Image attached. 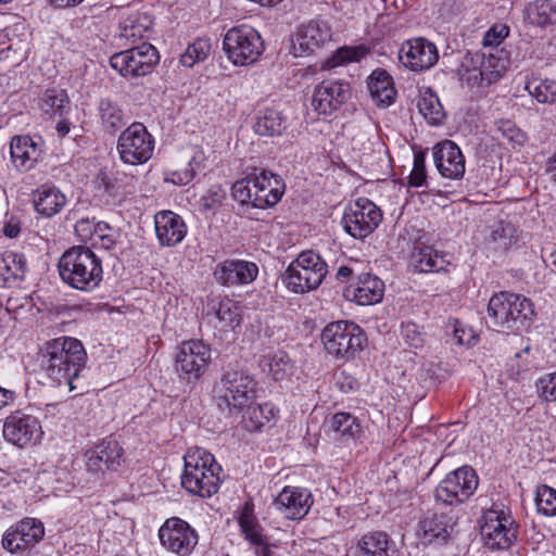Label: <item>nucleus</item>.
<instances>
[{
	"label": "nucleus",
	"mask_w": 556,
	"mask_h": 556,
	"mask_svg": "<svg viewBox=\"0 0 556 556\" xmlns=\"http://www.w3.org/2000/svg\"><path fill=\"white\" fill-rule=\"evenodd\" d=\"M480 534L486 548L506 551L517 542L519 525L508 508L492 507L481 517Z\"/></svg>",
	"instance_id": "7"
},
{
	"label": "nucleus",
	"mask_w": 556,
	"mask_h": 556,
	"mask_svg": "<svg viewBox=\"0 0 556 556\" xmlns=\"http://www.w3.org/2000/svg\"><path fill=\"white\" fill-rule=\"evenodd\" d=\"M381 220V210L369 199L359 198L345 207L341 224L350 236L364 239L379 226Z\"/></svg>",
	"instance_id": "14"
},
{
	"label": "nucleus",
	"mask_w": 556,
	"mask_h": 556,
	"mask_svg": "<svg viewBox=\"0 0 556 556\" xmlns=\"http://www.w3.org/2000/svg\"><path fill=\"white\" fill-rule=\"evenodd\" d=\"M98 115L102 127L110 134H115L127 123L123 109L110 98H103L99 101Z\"/></svg>",
	"instance_id": "36"
},
{
	"label": "nucleus",
	"mask_w": 556,
	"mask_h": 556,
	"mask_svg": "<svg viewBox=\"0 0 556 556\" xmlns=\"http://www.w3.org/2000/svg\"><path fill=\"white\" fill-rule=\"evenodd\" d=\"M530 24L547 28L556 25V2L553 0H533L526 8Z\"/></svg>",
	"instance_id": "38"
},
{
	"label": "nucleus",
	"mask_w": 556,
	"mask_h": 556,
	"mask_svg": "<svg viewBox=\"0 0 556 556\" xmlns=\"http://www.w3.org/2000/svg\"><path fill=\"white\" fill-rule=\"evenodd\" d=\"M369 53L365 45L343 46L332 52L321 64L323 70H332L350 63L359 62Z\"/></svg>",
	"instance_id": "41"
},
{
	"label": "nucleus",
	"mask_w": 556,
	"mask_h": 556,
	"mask_svg": "<svg viewBox=\"0 0 556 556\" xmlns=\"http://www.w3.org/2000/svg\"><path fill=\"white\" fill-rule=\"evenodd\" d=\"M535 387L538 395L541 399L547 402H556V371L539 378Z\"/></svg>",
	"instance_id": "57"
},
{
	"label": "nucleus",
	"mask_w": 556,
	"mask_h": 556,
	"mask_svg": "<svg viewBox=\"0 0 556 556\" xmlns=\"http://www.w3.org/2000/svg\"><path fill=\"white\" fill-rule=\"evenodd\" d=\"M202 161V153L195 152L194 155L190 159L188 166L184 169L172 172L169 174L168 180L178 186H185L189 184L195 177Z\"/></svg>",
	"instance_id": "53"
},
{
	"label": "nucleus",
	"mask_w": 556,
	"mask_h": 556,
	"mask_svg": "<svg viewBox=\"0 0 556 556\" xmlns=\"http://www.w3.org/2000/svg\"><path fill=\"white\" fill-rule=\"evenodd\" d=\"M216 317L230 328H236L241 324V306L238 302L224 298L218 302L215 309Z\"/></svg>",
	"instance_id": "47"
},
{
	"label": "nucleus",
	"mask_w": 556,
	"mask_h": 556,
	"mask_svg": "<svg viewBox=\"0 0 556 556\" xmlns=\"http://www.w3.org/2000/svg\"><path fill=\"white\" fill-rule=\"evenodd\" d=\"M448 264L446 255L429 245L416 248L409 257V266L418 273H440Z\"/></svg>",
	"instance_id": "35"
},
{
	"label": "nucleus",
	"mask_w": 556,
	"mask_h": 556,
	"mask_svg": "<svg viewBox=\"0 0 556 556\" xmlns=\"http://www.w3.org/2000/svg\"><path fill=\"white\" fill-rule=\"evenodd\" d=\"M253 191L256 192L254 198V208H267L276 205L285 189V184L280 176L267 170L261 169L258 173L254 170Z\"/></svg>",
	"instance_id": "26"
},
{
	"label": "nucleus",
	"mask_w": 556,
	"mask_h": 556,
	"mask_svg": "<svg viewBox=\"0 0 556 556\" xmlns=\"http://www.w3.org/2000/svg\"><path fill=\"white\" fill-rule=\"evenodd\" d=\"M257 382L248 371L232 366L223 369L214 392L218 407L229 414L241 412L256 397Z\"/></svg>",
	"instance_id": "5"
},
{
	"label": "nucleus",
	"mask_w": 556,
	"mask_h": 556,
	"mask_svg": "<svg viewBox=\"0 0 556 556\" xmlns=\"http://www.w3.org/2000/svg\"><path fill=\"white\" fill-rule=\"evenodd\" d=\"M84 0H48V2L59 10L75 8L80 4Z\"/></svg>",
	"instance_id": "61"
},
{
	"label": "nucleus",
	"mask_w": 556,
	"mask_h": 556,
	"mask_svg": "<svg viewBox=\"0 0 556 556\" xmlns=\"http://www.w3.org/2000/svg\"><path fill=\"white\" fill-rule=\"evenodd\" d=\"M70 99L64 89H47L41 97V110L49 113H59L62 115L68 108Z\"/></svg>",
	"instance_id": "46"
},
{
	"label": "nucleus",
	"mask_w": 556,
	"mask_h": 556,
	"mask_svg": "<svg viewBox=\"0 0 556 556\" xmlns=\"http://www.w3.org/2000/svg\"><path fill=\"white\" fill-rule=\"evenodd\" d=\"M184 460L182 488L188 493L203 498L216 494L222 483L223 469L214 455L203 448H195L189 451Z\"/></svg>",
	"instance_id": "3"
},
{
	"label": "nucleus",
	"mask_w": 556,
	"mask_h": 556,
	"mask_svg": "<svg viewBox=\"0 0 556 556\" xmlns=\"http://www.w3.org/2000/svg\"><path fill=\"white\" fill-rule=\"evenodd\" d=\"M242 421L249 431H257L269 424L277 410L270 403L255 404L254 401L243 409Z\"/></svg>",
	"instance_id": "39"
},
{
	"label": "nucleus",
	"mask_w": 556,
	"mask_h": 556,
	"mask_svg": "<svg viewBox=\"0 0 556 556\" xmlns=\"http://www.w3.org/2000/svg\"><path fill=\"white\" fill-rule=\"evenodd\" d=\"M255 546L256 556H274V552L271 551L274 545L269 544L267 539L264 543L256 544Z\"/></svg>",
	"instance_id": "63"
},
{
	"label": "nucleus",
	"mask_w": 556,
	"mask_h": 556,
	"mask_svg": "<svg viewBox=\"0 0 556 556\" xmlns=\"http://www.w3.org/2000/svg\"><path fill=\"white\" fill-rule=\"evenodd\" d=\"M433 161L442 177L459 179L465 174V156L459 147L451 141L444 140L433 147Z\"/></svg>",
	"instance_id": "25"
},
{
	"label": "nucleus",
	"mask_w": 556,
	"mask_h": 556,
	"mask_svg": "<svg viewBox=\"0 0 556 556\" xmlns=\"http://www.w3.org/2000/svg\"><path fill=\"white\" fill-rule=\"evenodd\" d=\"M41 434V426L38 419L22 410L9 415L3 425L4 439L18 447H24Z\"/></svg>",
	"instance_id": "22"
},
{
	"label": "nucleus",
	"mask_w": 556,
	"mask_h": 556,
	"mask_svg": "<svg viewBox=\"0 0 556 556\" xmlns=\"http://www.w3.org/2000/svg\"><path fill=\"white\" fill-rule=\"evenodd\" d=\"M239 526L244 538L253 545L262 544L267 539L263 533V528L252 513L243 510L239 517Z\"/></svg>",
	"instance_id": "48"
},
{
	"label": "nucleus",
	"mask_w": 556,
	"mask_h": 556,
	"mask_svg": "<svg viewBox=\"0 0 556 556\" xmlns=\"http://www.w3.org/2000/svg\"><path fill=\"white\" fill-rule=\"evenodd\" d=\"M455 525L447 514L428 511L418 522L417 534L425 544L442 546L450 542Z\"/></svg>",
	"instance_id": "23"
},
{
	"label": "nucleus",
	"mask_w": 556,
	"mask_h": 556,
	"mask_svg": "<svg viewBox=\"0 0 556 556\" xmlns=\"http://www.w3.org/2000/svg\"><path fill=\"white\" fill-rule=\"evenodd\" d=\"M226 190L218 184L212 185L199 200V210L202 213L216 211L226 199Z\"/></svg>",
	"instance_id": "52"
},
{
	"label": "nucleus",
	"mask_w": 556,
	"mask_h": 556,
	"mask_svg": "<svg viewBox=\"0 0 556 556\" xmlns=\"http://www.w3.org/2000/svg\"><path fill=\"white\" fill-rule=\"evenodd\" d=\"M525 89L540 103L556 102V81L548 78H532L526 81Z\"/></svg>",
	"instance_id": "44"
},
{
	"label": "nucleus",
	"mask_w": 556,
	"mask_h": 556,
	"mask_svg": "<svg viewBox=\"0 0 556 556\" xmlns=\"http://www.w3.org/2000/svg\"><path fill=\"white\" fill-rule=\"evenodd\" d=\"M155 235L162 247H175L188 231L182 217L172 211H160L154 215Z\"/></svg>",
	"instance_id": "28"
},
{
	"label": "nucleus",
	"mask_w": 556,
	"mask_h": 556,
	"mask_svg": "<svg viewBox=\"0 0 556 556\" xmlns=\"http://www.w3.org/2000/svg\"><path fill=\"white\" fill-rule=\"evenodd\" d=\"M287 128V119L275 109H265L255 116L253 129L260 136H280Z\"/></svg>",
	"instance_id": "37"
},
{
	"label": "nucleus",
	"mask_w": 556,
	"mask_h": 556,
	"mask_svg": "<svg viewBox=\"0 0 556 556\" xmlns=\"http://www.w3.org/2000/svg\"><path fill=\"white\" fill-rule=\"evenodd\" d=\"M352 96L350 83L342 79H327L318 84L313 92L311 105L317 115H331Z\"/></svg>",
	"instance_id": "18"
},
{
	"label": "nucleus",
	"mask_w": 556,
	"mask_h": 556,
	"mask_svg": "<svg viewBox=\"0 0 556 556\" xmlns=\"http://www.w3.org/2000/svg\"><path fill=\"white\" fill-rule=\"evenodd\" d=\"M33 202L39 215L50 218L63 210L67 198L58 187L45 184L34 192Z\"/></svg>",
	"instance_id": "31"
},
{
	"label": "nucleus",
	"mask_w": 556,
	"mask_h": 556,
	"mask_svg": "<svg viewBox=\"0 0 556 556\" xmlns=\"http://www.w3.org/2000/svg\"><path fill=\"white\" fill-rule=\"evenodd\" d=\"M509 35V27L506 24H494L485 34L482 40L483 51H494L502 50L503 48H498L500 45L507 38Z\"/></svg>",
	"instance_id": "55"
},
{
	"label": "nucleus",
	"mask_w": 556,
	"mask_h": 556,
	"mask_svg": "<svg viewBox=\"0 0 556 556\" xmlns=\"http://www.w3.org/2000/svg\"><path fill=\"white\" fill-rule=\"evenodd\" d=\"M151 25L152 21L147 13H131L119 22V37L126 40L140 39Z\"/></svg>",
	"instance_id": "42"
},
{
	"label": "nucleus",
	"mask_w": 556,
	"mask_h": 556,
	"mask_svg": "<svg viewBox=\"0 0 556 556\" xmlns=\"http://www.w3.org/2000/svg\"><path fill=\"white\" fill-rule=\"evenodd\" d=\"M426 170L412 169L408 177V184L412 187H421L426 182Z\"/></svg>",
	"instance_id": "60"
},
{
	"label": "nucleus",
	"mask_w": 556,
	"mask_h": 556,
	"mask_svg": "<svg viewBox=\"0 0 556 556\" xmlns=\"http://www.w3.org/2000/svg\"><path fill=\"white\" fill-rule=\"evenodd\" d=\"M257 274L258 267L253 262L226 260L216 266L214 277L218 283L229 287L251 283Z\"/></svg>",
	"instance_id": "27"
},
{
	"label": "nucleus",
	"mask_w": 556,
	"mask_h": 556,
	"mask_svg": "<svg viewBox=\"0 0 556 556\" xmlns=\"http://www.w3.org/2000/svg\"><path fill=\"white\" fill-rule=\"evenodd\" d=\"M161 544L180 556L189 555L198 543V534L190 525L178 518H168L159 530Z\"/></svg>",
	"instance_id": "19"
},
{
	"label": "nucleus",
	"mask_w": 556,
	"mask_h": 556,
	"mask_svg": "<svg viewBox=\"0 0 556 556\" xmlns=\"http://www.w3.org/2000/svg\"><path fill=\"white\" fill-rule=\"evenodd\" d=\"M367 87L371 99L378 106L388 108L396 96L393 78L386 70H375L367 79Z\"/></svg>",
	"instance_id": "33"
},
{
	"label": "nucleus",
	"mask_w": 556,
	"mask_h": 556,
	"mask_svg": "<svg viewBox=\"0 0 556 556\" xmlns=\"http://www.w3.org/2000/svg\"><path fill=\"white\" fill-rule=\"evenodd\" d=\"M43 535V523L39 519L26 517L5 531L2 546L10 553H16L36 545Z\"/></svg>",
	"instance_id": "20"
},
{
	"label": "nucleus",
	"mask_w": 556,
	"mask_h": 556,
	"mask_svg": "<svg viewBox=\"0 0 556 556\" xmlns=\"http://www.w3.org/2000/svg\"><path fill=\"white\" fill-rule=\"evenodd\" d=\"M509 65V55L505 49L482 52H467L463 66L467 71L478 72L481 83L491 85L498 80Z\"/></svg>",
	"instance_id": "17"
},
{
	"label": "nucleus",
	"mask_w": 556,
	"mask_h": 556,
	"mask_svg": "<svg viewBox=\"0 0 556 556\" xmlns=\"http://www.w3.org/2000/svg\"><path fill=\"white\" fill-rule=\"evenodd\" d=\"M401 337L404 343L415 350L422 349L426 342V334L414 321H402Z\"/></svg>",
	"instance_id": "54"
},
{
	"label": "nucleus",
	"mask_w": 556,
	"mask_h": 556,
	"mask_svg": "<svg viewBox=\"0 0 556 556\" xmlns=\"http://www.w3.org/2000/svg\"><path fill=\"white\" fill-rule=\"evenodd\" d=\"M271 505L283 518L301 520L309 511L313 497L307 489L288 485L274 498Z\"/></svg>",
	"instance_id": "21"
},
{
	"label": "nucleus",
	"mask_w": 556,
	"mask_h": 556,
	"mask_svg": "<svg viewBox=\"0 0 556 556\" xmlns=\"http://www.w3.org/2000/svg\"><path fill=\"white\" fill-rule=\"evenodd\" d=\"M27 271L26 258L23 254L7 251L0 254V288L20 286Z\"/></svg>",
	"instance_id": "32"
},
{
	"label": "nucleus",
	"mask_w": 556,
	"mask_h": 556,
	"mask_svg": "<svg viewBox=\"0 0 556 556\" xmlns=\"http://www.w3.org/2000/svg\"><path fill=\"white\" fill-rule=\"evenodd\" d=\"M383 294V281L369 273L359 274L356 286L345 291V296L350 298L352 295V299L358 305L377 304L382 300Z\"/></svg>",
	"instance_id": "30"
},
{
	"label": "nucleus",
	"mask_w": 556,
	"mask_h": 556,
	"mask_svg": "<svg viewBox=\"0 0 556 556\" xmlns=\"http://www.w3.org/2000/svg\"><path fill=\"white\" fill-rule=\"evenodd\" d=\"M92 236L99 238L101 248L111 250L115 247L118 232L108 223L99 222L93 225Z\"/></svg>",
	"instance_id": "56"
},
{
	"label": "nucleus",
	"mask_w": 556,
	"mask_h": 556,
	"mask_svg": "<svg viewBox=\"0 0 556 556\" xmlns=\"http://www.w3.org/2000/svg\"><path fill=\"white\" fill-rule=\"evenodd\" d=\"M211 51L208 40L199 39L189 45L185 53L180 56L181 65L192 67L195 63L204 61Z\"/></svg>",
	"instance_id": "50"
},
{
	"label": "nucleus",
	"mask_w": 556,
	"mask_h": 556,
	"mask_svg": "<svg viewBox=\"0 0 556 556\" xmlns=\"http://www.w3.org/2000/svg\"><path fill=\"white\" fill-rule=\"evenodd\" d=\"M454 338L459 345H471V341L475 340L470 330L457 327L454 329Z\"/></svg>",
	"instance_id": "59"
},
{
	"label": "nucleus",
	"mask_w": 556,
	"mask_h": 556,
	"mask_svg": "<svg viewBox=\"0 0 556 556\" xmlns=\"http://www.w3.org/2000/svg\"><path fill=\"white\" fill-rule=\"evenodd\" d=\"M546 172L549 176V180L556 185V152L551 157H548Z\"/></svg>",
	"instance_id": "64"
},
{
	"label": "nucleus",
	"mask_w": 556,
	"mask_h": 556,
	"mask_svg": "<svg viewBox=\"0 0 556 556\" xmlns=\"http://www.w3.org/2000/svg\"><path fill=\"white\" fill-rule=\"evenodd\" d=\"M418 110L426 121L432 125H441L445 113L439 98L434 93H426L418 101Z\"/></svg>",
	"instance_id": "45"
},
{
	"label": "nucleus",
	"mask_w": 556,
	"mask_h": 556,
	"mask_svg": "<svg viewBox=\"0 0 556 556\" xmlns=\"http://www.w3.org/2000/svg\"><path fill=\"white\" fill-rule=\"evenodd\" d=\"M223 49L232 64L244 66L258 60L264 51V42L252 26L239 25L225 34Z\"/></svg>",
	"instance_id": "9"
},
{
	"label": "nucleus",
	"mask_w": 556,
	"mask_h": 556,
	"mask_svg": "<svg viewBox=\"0 0 556 556\" xmlns=\"http://www.w3.org/2000/svg\"><path fill=\"white\" fill-rule=\"evenodd\" d=\"M535 505L538 513L547 517L556 516V490L546 484L538 486Z\"/></svg>",
	"instance_id": "51"
},
{
	"label": "nucleus",
	"mask_w": 556,
	"mask_h": 556,
	"mask_svg": "<svg viewBox=\"0 0 556 556\" xmlns=\"http://www.w3.org/2000/svg\"><path fill=\"white\" fill-rule=\"evenodd\" d=\"M88 471L100 476L115 471L124 463V450L115 440L102 441L87 453Z\"/></svg>",
	"instance_id": "24"
},
{
	"label": "nucleus",
	"mask_w": 556,
	"mask_h": 556,
	"mask_svg": "<svg viewBox=\"0 0 556 556\" xmlns=\"http://www.w3.org/2000/svg\"><path fill=\"white\" fill-rule=\"evenodd\" d=\"M399 60L408 71L422 73L438 63L439 51L429 39L415 37L402 42L399 49Z\"/></svg>",
	"instance_id": "15"
},
{
	"label": "nucleus",
	"mask_w": 556,
	"mask_h": 556,
	"mask_svg": "<svg viewBox=\"0 0 556 556\" xmlns=\"http://www.w3.org/2000/svg\"><path fill=\"white\" fill-rule=\"evenodd\" d=\"M37 362L52 384L65 386L71 392L78 388L75 381L86 368L87 352L78 339L60 337L40 348Z\"/></svg>",
	"instance_id": "1"
},
{
	"label": "nucleus",
	"mask_w": 556,
	"mask_h": 556,
	"mask_svg": "<svg viewBox=\"0 0 556 556\" xmlns=\"http://www.w3.org/2000/svg\"><path fill=\"white\" fill-rule=\"evenodd\" d=\"M479 484L478 475L470 466H462L448 472L435 486L434 500L446 506L466 503Z\"/></svg>",
	"instance_id": "10"
},
{
	"label": "nucleus",
	"mask_w": 556,
	"mask_h": 556,
	"mask_svg": "<svg viewBox=\"0 0 556 556\" xmlns=\"http://www.w3.org/2000/svg\"><path fill=\"white\" fill-rule=\"evenodd\" d=\"M356 556H396V548L387 532L371 531L359 539Z\"/></svg>",
	"instance_id": "34"
},
{
	"label": "nucleus",
	"mask_w": 556,
	"mask_h": 556,
	"mask_svg": "<svg viewBox=\"0 0 556 556\" xmlns=\"http://www.w3.org/2000/svg\"><path fill=\"white\" fill-rule=\"evenodd\" d=\"M155 141L147 127L139 122L130 124L118 137L117 152L123 163L139 165L153 155Z\"/></svg>",
	"instance_id": "12"
},
{
	"label": "nucleus",
	"mask_w": 556,
	"mask_h": 556,
	"mask_svg": "<svg viewBox=\"0 0 556 556\" xmlns=\"http://www.w3.org/2000/svg\"><path fill=\"white\" fill-rule=\"evenodd\" d=\"M331 26L327 21L314 18L301 24L292 39L291 53L295 58L308 56L331 40Z\"/></svg>",
	"instance_id": "16"
},
{
	"label": "nucleus",
	"mask_w": 556,
	"mask_h": 556,
	"mask_svg": "<svg viewBox=\"0 0 556 556\" xmlns=\"http://www.w3.org/2000/svg\"><path fill=\"white\" fill-rule=\"evenodd\" d=\"M58 268L64 283L84 292L93 291L103 279L101 258L84 245L66 250L59 260Z\"/></svg>",
	"instance_id": "2"
},
{
	"label": "nucleus",
	"mask_w": 556,
	"mask_h": 556,
	"mask_svg": "<svg viewBox=\"0 0 556 556\" xmlns=\"http://www.w3.org/2000/svg\"><path fill=\"white\" fill-rule=\"evenodd\" d=\"M328 273L327 264L318 253L304 251L290 263L281 281L294 293H305L320 286Z\"/></svg>",
	"instance_id": "6"
},
{
	"label": "nucleus",
	"mask_w": 556,
	"mask_h": 556,
	"mask_svg": "<svg viewBox=\"0 0 556 556\" xmlns=\"http://www.w3.org/2000/svg\"><path fill=\"white\" fill-rule=\"evenodd\" d=\"M330 428L334 433V439L345 441L355 439L361 432V425L356 417L350 413L340 412L332 416Z\"/></svg>",
	"instance_id": "43"
},
{
	"label": "nucleus",
	"mask_w": 556,
	"mask_h": 556,
	"mask_svg": "<svg viewBox=\"0 0 556 556\" xmlns=\"http://www.w3.org/2000/svg\"><path fill=\"white\" fill-rule=\"evenodd\" d=\"M488 316L492 325L503 331H519L530 327L534 307L528 298L502 291L489 300Z\"/></svg>",
	"instance_id": "4"
},
{
	"label": "nucleus",
	"mask_w": 556,
	"mask_h": 556,
	"mask_svg": "<svg viewBox=\"0 0 556 556\" xmlns=\"http://www.w3.org/2000/svg\"><path fill=\"white\" fill-rule=\"evenodd\" d=\"M258 365L263 372L270 375L276 381L287 378L293 368L289 355L283 351L263 355Z\"/></svg>",
	"instance_id": "40"
},
{
	"label": "nucleus",
	"mask_w": 556,
	"mask_h": 556,
	"mask_svg": "<svg viewBox=\"0 0 556 556\" xmlns=\"http://www.w3.org/2000/svg\"><path fill=\"white\" fill-rule=\"evenodd\" d=\"M159 62V51L149 42L114 53L110 58L112 68L127 79L151 74Z\"/></svg>",
	"instance_id": "11"
},
{
	"label": "nucleus",
	"mask_w": 556,
	"mask_h": 556,
	"mask_svg": "<svg viewBox=\"0 0 556 556\" xmlns=\"http://www.w3.org/2000/svg\"><path fill=\"white\" fill-rule=\"evenodd\" d=\"M211 362V349L200 340L182 342L175 356V370L179 378L194 384L206 371Z\"/></svg>",
	"instance_id": "13"
},
{
	"label": "nucleus",
	"mask_w": 556,
	"mask_h": 556,
	"mask_svg": "<svg viewBox=\"0 0 556 556\" xmlns=\"http://www.w3.org/2000/svg\"><path fill=\"white\" fill-rule=\"evenodd\" d=\"M513 232H514V229L509 224H507V225L498 224L492 230V239L495 242L500 241V247L503 249H506L511 243Z\"/></svg>",
	"instance_id": "58"
},
{
	"label": "nucleus",
	"mask_w": 556,
	"mask_h": 556,
	"mask_svg": "<svg viewBox=\"0 0 556 556\" xmlns=\"http://www.w3.org/2000/svg\"><path fill=\"white\" fill-rule=\"evenodd\" d=\"M15 400V392L0 387V408L8 406Z\"/></svg>",
	"instance_id": "62"
},
{
	"label": "nucleus",
	"mask_w": 556,
	"mask_h": 556,
	"mask_svg": "<svg viewBox=\"0 0 556 556\" xmlns=\"http://www.w3.org/2000/svg\"><path fill=\"white\" fill-rule=\"evenodd\" d=\"M254 173H250L245 178L237 180L231 187V194L235 201L241 205H250L254 207V198L256 192L253 191Z\"/></svg>",
	"instance_id": "49"
},
{
	"label": "nucleus",
	"mask_w": 556,
	"mask_h": 556,
	"mask_svg": "<svg viewBox=\"0 0 556 556\" xmlns=\"http://www.w3.org/2000/svg\"><path fill=\"white\" fill-rule=\"evenodd\" d=\"M10 154L14 167L21 172L31 169L41 155L38 142L28 135L14 136L10 143Z\"/></svg>",
	"instance_id": "29"
},
{
	"label": "nucleus",
	"mask_w": 556,
	"mask_h": 556,
	"mask_svg": "<svg viewBox=\"0 0 556 556\" xmlns=\"http://www.w3.org/2000/svg\"><path fill=\"white\" fill-rule=\"evenodd\" d=\"M321 341L328 354L336 358H350L362 350L366 334L355 323L339 320L324 328Z\"/></svg>",
	"instance_id": "8"
}]
</instances>
